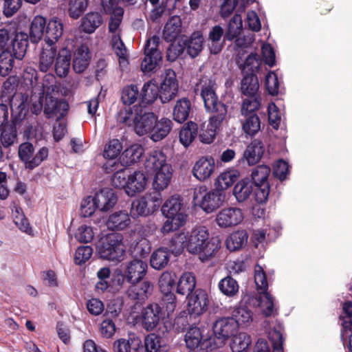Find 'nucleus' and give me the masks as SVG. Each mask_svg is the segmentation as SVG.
<instances>
[{
  "instance_id": "412c9836",
  "label": "nucleus",
  "mask_w": 352,
  "mask_h": 352,
  "mask_svg": "<svg viewBox=\"0 0 352 352\" xmlns=\"http://www.w3.org/2000/svg\"><path fill=\"white\" fill-rule=\"evenodd\" d=\"M69 104L64 99L58 100L52 96L47 95L44 105V113L48 118L57 116L63 118L67 113Z\"/></svg>"
},
{
  "instance_id": "473e14b6",
  "label": "nucleus",
  "mask_w": 352,
  "mask_h": 352,
  "mask_svg": "<svg viewBox=\"0 0 352 352\" xmlns=\"http://www.w3.org/2000/svg\"><path fill=\"white\" fill-rule=\"evenodd\" d=\"M126 194L130 196H134L137 192L143 191L147 183V177L141 171H135L133 174L130 175L128 178Z\"/></svg>"
},
{
  "instance_id": "f3484780",
  "label": "nucleus",
  "mask_w": 352,
  "mask_h": 352,
  "mask_svg": "<svg viewBox=\"0 0 352 352\" xmlns=\"http://www.w3.org/2000/svg\"><path fill=\"white\" fill-rule=\"evenodd\" d=\"M162 82L160 84V99L162 103H166L173 100L178 91L176 75L173 70L167 69L162 75Z\"/></svg>"
},
{
  "instance_id": "5fc2aeb1",
  "label": "nucleus",
  "mask_w": 352,
  "mask_h": 352,
  "mask_svg": "<svg viewBox=\"0 0 352 352\" xmlns=\"http://www.w3.org/2000/svg\"><path fill=\"white\" fill-rule=\"evenodd\" d=\"M262 63V60L257 53H251L245 58V62L241 65L243 74L254 73L256 74L258 72Z\"/></svg>"
},
{
  "instance_id": "cd10ccee",
  "label": "nucleus",
  "mask_w": 352,
  "mask_h": 352,
  "mask_svg": "<svg viewBox=\"0 0 352 352\" xmlns=\"http://www.w3.org/2000/svg\"><path fill=\"white\" fill-rule=\"evenodd\" d=\"M91 60L88 46L82 44L75 51L73 58V69L75 72L80 74L89 66Z\"/></svg>"
},
{
  "instance_id": "f704fd0d",
  "label": "nucleus",
  "mask_w": 352,
  "mask_h": 352,
  "mask_svg": "<svg viewBox=\"0 0 352 352\" xmlns=\"http://www.w3.org/2000/svg\"><path fill=\"white\" fill-rule=\"evenodd\" d=\"M19 86V80L15 76H10L3 82L1 97L4 101L9 102L12 100H17L21 96H24L22 94H17V87Z\"/></svg>"
},
{
  "instance_id": "5701e85b",
  "label": "nucleus",
  "mask_w": 352,
  "mask_h": 352,
  "mask_svg": "<svg viewBox=\"0 0 352 352\" xmlns=\"http://www.w3.org/2000/svg\"><path fill=\"white\" fill-rule=\"evenodd\" d=\"M182 37L185 43L187 54L192 58L198 56L204 49V45L206 44L202 31H194L189 37L185 35Z\"/></svg>"
},
{
  "instance_id": "a19ab883",
  "label": "nucleus",
  "mask_w": 352,
  "mask_h": 352,
  "mask_svg": "<svg viewBox=\"0 0 352 352\" xmlns=\"http://www.w3.org/2000/svg\"><path fill=\"white\" fill-rule=\"evenodd\" d=\"M155 174L153 187L157 192H160L166 188L171 180L173 175V168L171 166H165L162 170H158Z\"/></svg>"
},
{
  "instance_id": "c9c22d12",
  "label": "nucleus",
  "mask_w": 352,
  "mask_h": 352,
  "mask_svg": "<svg viewBox=\"0 0 352 352\" xmlns=\"http://www.w3.org/2000/svg\"><path fill=\"white\" fill-rule=\"evenodd\" d=\"M131 223L129 214L126 211H118L109 216L106 225L111 230H123Z\"/></svg>"
},
{
  "instance_id": "4c0bfd02",
  "label": "nucleus",
  "mask_w": 352,
  "mask_h": 352,
  "mask_svg": "<svg viewBox=\"0 0 352 352\" xmlns=\"http://www.w3.org/2000/svg\"><path fill=\"white\" fill-rule=\"evenodd\" d=\"M157 98H160V89L157 84L152 81L147 82L141 89L139 105L145 107L146 104H151Z\"/></svg>"
},
{
  "instance_id": "de8ad7c7",
  "label": "nucleus",
  "mask_w": 352,
  "mask_h": 352,
  "mask_svg": "<svg viewBox=\"0 0 352 352\" xmlns=\"http://www.w3.org/2000/svg\"><path fill=\"white\" fill-rule=\"evenodd\" d=\"M199 127L197 123L190 121L186 122L179 132V141L185 147L188 146L198 135Z\"/></svg>"
},
{
  "instance_id": "b1692460",
  "label": "nucleus",
  "mask_w": 352,
  "mask_h": 352,
  "mask_svg": "<svg viewBox=\"0 0 352 352\" xmlns=\"http://www.w3.org/2000/svg\"><path fill=\"white\" fill-rule=\"evenodd\" d=\"M97 203L98 210L107 212L114 207L118 201V197L115 191L110 188L100 189L94 195Z\"/></svg>"
},
{
  "instance_id": "79ce46f5",
  "label": "nucleus",
  "mask_w": 352,
  "mask_h": 352,
  "mask_svg": "<svg viewBox=\"0 0 352 352\" xmlns=\"http://www.w3.org/2000/svg\"><path fill=\"white\" fill-rule=\"evenodd\" d=\"M253 191L254 192V184L250 178L245 177L236 184L233 195L239 202H243L250 197Z\"/></svg>"
},
{
  "instance_id": "f03ea898",
  "label": "nucleus",
  "mask_w": 352,
  "mask_h": 352,
  "mask_svg": "<svg viewBox=\"0 0 352 352\" xmlns=\"http://www.w3.org/2000/svg\"><path fill=\"white\" fill-rule=\"evenodd\" d=\"M208 230L204 226L193 229L188 236L186 248L193 254H197L203 262L216 256L221 248V240L218 236L210 237Z\"/></svg>"
},
{
  "instance_id": "393cba45",
  "label": "nucleus",
  "mask_w": 352,
  "mask_h": 352,
  "mask_svg": "<svg viewBox=\"0 0 352 352\" xmlns=\"http://www.w3.org/2000/svg\"><path fill=\"white\" fill-rule=\"evenodd\" d=\"M215 168L214 160L212 157H202L194 165L193 175L204 182L210 178Z\"/></svg>"
},
{
  "instance_id": "aec40b11",
  "label": "nucleus",
  "mask_w": 352,
  "mask_h": 352,
  "mask_svg": "<svg viewBox=\"0 0 352 352\" xmlns=\"http://www.w3.org/2000/svg\"><path fill=\"white\" fill-rule=\"evenodd\" d=\"M243 219L242 210L236 207L222 209L217 215L216 221L221 228H228L239 224Z\"/></svg>"
},
{
  "instance_id": "20e7f679",
  "label": "nucleus",
  "mask_w": 352,
  "mask_h": 352,
  "mask_svg": "<svg viewBox=\"0 0 352 352\" xmlns=\"http://www.w3.org/2000/svg\"><path fill=\"white\" fill-rule=\"evenodd\" d=\"M28 47V35L18 32L17 29L10 25L0 28V52L12 50L16 59L22 60Z\"/></svg>"
},
{
  "instance_id": "603ef678",
  "label": "nucleus",
  "mask_w": 352,
  "mask_h": 352,
  "mask_svg": "<svg viewBox=\"0 0 352 352\" xmlns=\"http://www.w3.org/2000/svg\"><path fill=\"white\" fill-rule=\"evenodd\" d=\"M254 0H225L221 6V16L225 19L231 15L234 10L243 12L245 10V3Z\"/></svg>"
},
{
  "instance_id": "1a4fd4ad",
  "label": "nucleus",
  "mask_w": 352,
  "mask_h": 352,
  "mask_svg": "<svg viewBox=\"0 0 352 352\" xmlns=\"http://www.w3.org/2000/svg\"><path fill=\"white\" fill-rule=\"evenodd\" d=\"M271 173L270 166L258 165L255 167L251 173V182L254 186L255 200L258 204L267 201L270 191L268 177Z\"/></svg>"
},
{
  "instance_id": "774afa93",
  "label": "nucleus",
  "mask_w": 352,
  "mask_h": 352,
  "mask_svg": "<svg viewBox=\"0 0 352 352\" xmlns=\"http://www.w3.org/2000/svg\"><path fill=\"white\" fill-rule=\"evenodd\" d=\"M89 0H69L68 14L74 19H78L86 10Z\"/></svg>"
},
{
  "instance_id": "2f4dec72",
  "label": "nucleus",
  "mask_w": 352,
  "mask_h": 352,
  "mask_svg": "<svg viewBox=\"0 0 352 352\" xmlns=\"http://www.w3.org/2000/svg\"><path fill=\"white\" fill-rule=\"evenodd\" d=\"M144 153V147L139 144H133L126 148L120 156L122 166H129L139 162Z\"/></svg>"
},
{
  "instance_id": "3c124183",
  "label": "nucleus",
  "mask_w": 352,
  "mask_h": 352,
  "mask_svg": "<svg viewBox=\"0 0 352 352\" xmlns=\"http://www.w3.org/2000/svg\"><path fill=\"white\" fill-rule=\"evenodd\" d=\"M242 29V17L240 14L236 13L229 21L225 38L227 41H232L241 34Z\"/></svg>"
},
{
  "instance_id": "4d7b16f0",
  "label": "nucleus",
  "mask_w": 352,
  "mask_h": 352,
  "mask_svg": "<svg viewBox=\"0 0 352 352\" xmlns=\"http://www.w3.org/2000/svg\"><path fill=\"white\" fill-rule=\"evenodd\" d=\"M250 336L246 333H239L232 336L230 348L232 352H244L251 344Z\"/></svg>"
},
{
  "instance_id": "13d9d810",
  "label": "nucleus",
  "mask_w": 352,
  "mask_h": 352,
  "mask_svg": "<svg viewBox=\"0 0 352 352\" xmlns=\"http://www.w3.org/2000/svg\"><path fill=\"white\" fill-rule=\"evenodd\" d=\"M203 333L201 329L195 326H191L188 329L185 335V342L187 348L194 350L199 347L200 341H201Z\"/></svg>"
},
{
  "instance_id": "6ab92c4d",
  "label": "nucleus",
  "mask_w": 352,
  "mask_h": 352,
  "mask_svg": "<svg viewBox=\"0 0 352 352\" xmlns=\"http://www.w3.org/2000/svg\"><path fill=\"white\" fill-rule=\"evenodd\" d=\"M225 33L223 28L219 25H215L210 30L205 41L211 54H219L223 50L227 40Z\"/></svg>"
},
{
  "instance_id": "f257e3e1",
  "label": "nucleus",
  "mask_w": 352,
  "mask_h": 352,
  "mask_svg": "<svg viewBox=\"0 0 352 352\" xmlns=\"http://www.w3.org/2000/svg\"><path fill=\"white\" fill-rule=\"evenodd\" d=\"M218 85L215 78L201 76L193 87V92L200 96L209 120L215 124H223L226 120L228 107L222 101L217 93Z\"/></svg>"
},
{
  "instance_id": "4468645a",
  "label": "nucleus",
  "mask_w": 352,
  "mask_h": 352,
  "mask_svg": "<svg viewBox=\"0 0 352 352\" xmlns=\"http://www.w3.org/2000/svg\"><path fill=\"white\" fill-rule=\"evenodd\" d=\"M160 204L161 200L157 197H142L133 201L130 213L133 219L146 217L157 210Z\"/></svg>"
},
{
  "instance_id": "680f3d73",
  "label": "nucleus",
  "mask_w": 352,
  "mask_h": 352,
  "mask_svg": "<svg viewBox=\"0 0 352 352\" xmlns=\"http://www.w3.org/2000/svg\"><path fill=\"white\" fill-rule=\"evenodd\" d=\"M140 93L136 85H130L124 87L122 91L121 100L124 104L129 107L140 100Z\"/></svg>"
},
{
  "instance_id": "49530a36",
  "label": "nucleus",
  "mask_w": 352,
  "mask_h": 352,
  "mask_svg": "<svg viewBox=\"0 0 352 352\" xmlns=\"http://www.w3.org/2000/svg\"><path fill=\"white\" fill-rule=\"evenodd\" d=\"M259 89V82L256 74H243V78L241 82V93L248 96H253L258 94Z\"/></svg>"
},
{
  "instance_id": "0eeeda50",
  "label": "nucleus",
  "mask_w": 352,
  "mask_h": 352,
  "mask_svg": "<svg viewBox=\"0 0 352 352\" xmlns=\"http://www.w3.org/2000/svg\"><path fill=\"white\" fill-rule=\"evenodd\" d=\"M177 275L173 271H165L160 276L158 285L162 294L161 303L166 311L167 316L172 314L177 306V298L173 292L176 284Z\"/></svg>"
},
{
  "instance_id": "c756f323",
  "label": "nucleus",
  "mask_w": 352,
  "mask_h": 352,
  "mask_svg": "<svg viewBox=\"0 0 352 352\" xmlns=\"http://www.w3.org/2000/svg\"><path fill=\"white\" fill-rule=\"evenodd\" d=\"M165 166H171L166 163V156L161 151H153L146 157L144 162V167L146 172L153 174L160 170Z\"/></svg>"
},
{
  "instance_id": "2eb2a0df",
  "label": "nucleus",
  "mask_w": 352,
  "mask_h": 352,
  "mask_svg": "<svg viewBox=\"0 0 352 352\" xmlns=\"http://www.w3.org/2000/svg\"><path fill=\"white\" fill-rule=\"evenodd\" d=\"M186 298L188 311L190 315L200 316L208 309L210 299L206 290L197 288Z\"/></svg>"
},
{
  "instance_id": "ea45409f",
  "label": "nucleus",
  "mask_w": 352,
  "mask_h": 352,
  "mask_svg": "<svg viewBox=\"0 0 352 352\" xmlns=\"http://www.w3.org/2000/svg\"><path fill=\"white\" fill-rule=\"evenodd\" d=\"M170 258V251L167 248H159L151 254L150 265L155 270H162L168 265Z\"/></svg>"
},
{
  "instance_id": "6e6d98bb",
  "label": "nucleus",
  "mask_w": 352,
  "mask_h": 352,
  "mask_svg": "<svg viewBox=\"0 0 352 352\" xmlns=\"http://www.w3.org/2000/svg\"><path fill=\"white\" fill-rule=\"evenodd\" d=\"M50 47V49H43L40 55L38 68L43 72H47L52 67L56 56V49Z\"/></svg>"
},
{
  "instance_id": "f8f14e48",
  "label": "nucleus",
  "mask_w": 352,
  "mask_h": 352,
  "mask_svg": "<svg viewBox=\"0 0 352 352\" xmlns=\"http://www.w3.org/2000/svg\"><path fill=\"white\" fill-rule=\"evenodd\" d=\"M163 215L168 219H174L177 223L184 224L186 221V206L184 199L179 195L168 198L161 208Z\"/></svg>"
},
{
  "instance_id": "a211bd4d",
  "label": "nucleus",
  "mask_w": 352,
  "mask_h": 352,
  "mask_svg": "<svg viewBox=\"0 0 352 352\" xmlns=\"http://www.w3.org/2000/svg\"><path fill=\"white\" fill-rule=\"evenodd\" d=\"M239 327L236 320L231 317L221 318L213 325V333L217 340L223 344L230 338L237 333Z\"/></svg>"
},
{
  "instance_id": "9d476101",
  "label": "nucleus",
  "mask_w": 352,
  "mask_h": 352,
  "mask_svg": "<svg viewBox=\"0 0 352 352\" xmlns=\"http://www.w3.org/2000/svg\"><path fill=\"white\" fill-rule=\"evenodd\" d=\"M123 269L117 276V284L123 287L125 283L143 280L146 275L148 264L142 259L133 258L123 264Z\"/></svg>"
},
{
  "instance_id": "8fccbe9b",
  "label": "nucleus",
  "mask_w": 352,
  "mask_h": 352,
  "mask_svg": "<svg viewBox=\"0 0 352 352\" xmlns=\"http://www.w3.org/2000/svg\"><path fill=\"white\" fill-rule=\"evenodd\" d=\"M102 23V17L98 12L87 13L82 19L81 24L84 32L91 34Z\"/></svg>"
},
{
  "instance_id": "bb28decb",
  "label": "nucleus",
  "mask_w": 352,
  "mask_h": 352,
  "mask_svg": "<svg viewBox=\"0 0 352 352\" xmlns=\"http://www.w3.org/2000/svg\"><path fill=\"white\" fill-rule=\"evenodd\" d=\"M63 23L60 19L54 17L47 23L45 41L49 46H53L62 37Z\"/></svg>"
},
{
  "instance_id": "7ed1b4c3",
  "label": "nucleus",
  "mask_w": 352,
  "mask_h": 352,
  "mask_svg": "<svg viewBox=\"0 0 352 352\" xmlns=\"http://www.w3.org/2000/svg\"><path fill=\"white\" fill-rule=\"evenodd\" d=\"M118 119L122 124L133 125L135 132L139 135H143L150 133L157 117L153 112L148 111L146 107L134 105L121 110Z\"/></svg>"
},
{
  "instance_id": "9b49d317",
  "label": "nucleus",
  "mask_w": 352,
  "mask_h": 352,
  "mask_svg": "<svg viewBox=\"0 0 352 352\" xmlns=\"http://www.w3.org/2000/svg\"><path fill=\"white\" fill-rule=\"evenodd\" d=\"M18 154L19 159L24 162L25 168L33 170L48 157L49 149L43 146L34 154L33 144L25 142L19 145Z\"/></svg>"
},
{
  "instance_id": "c85d7f7f",
  "label": "nucleus",
  "mask_w": 352,
  "mask_h": 352,
  "mask_svg": "<svg viewBox=\"0 0 352 352\" xmlns=\"http://www.w3.org/2000/svg\"><path fill=\"white\" fill-rule=\"evenodd\" d=\"M72 52L67 48H62L57 55L55 62V72L60 78L66 77L70 70Z\"/></svg>"
},
{
  "instance_id": "864d4df0",
  "label": "nucleus",
  "mask_w": 352,
  "mask_h": 352,
  "mask_svg": "<svg viewBox=\"0 0 352 352\" xmlns=\"http://www.w3.org/2000/svg\"><path fill=\"white\" fill-rule=\"evenodd\" d=\"M14 52L3 50L0 52V76L6 77L12 72L14 64Z\"/></svg>"
},
{
  "instance_id": "c03bdc74",
  "label": "nucleus",
  "mask_w": 352,
  "mask_h": 352,
  "mask_svg": "<svg viewBox=\"0 0 352 352\" xmlns=\"http://www.w3.org/2000/svg\"><path fill=\"white\" fill-rule=\"evenodd\" d=\"M190 111V100L188 98H182L176 102L174 107L173 119L179 123H183L188 118Z\"/></svg>"
},
{
  "instance_id": "dca6fc26",
  "label": "nucleus",
  "mask_w": 352,
  "mask_h": 352,
  "mask_svg": "<svg viewBox=\"0 0 352 352\" xmlns=\"http://www.w3.org/2000/svg\"><path fill=\"white\" fill-rule=\"evenodd\" d=\"M165 309L157 303L147 305L142 311L141 324L147 331H153L160 323L161 319L164 318Z\"/></svg>"
},
{
  "instance_id": "4be33fe9",
  "label": "nucleus",
  "mask_w": 352,
  "mask_h": 352,
  "mask_svg": "<svg viewBox=\"0 0 352 352\" xmlns=\"http://www.w3.org/2000/svg\"><path fill=\"white\" fill-rule=\"evenodd\" d=\"M264 153L265 147L262 141L254 139L246 147L241 160L246 162L248 166H254L261 161Z\"/></svg>"
},
{
  "instance_id": "e2e57ef3",
  "label": "nucleus",
  "mask_w": 352,
  "mask_h": 352,
  "mask_svg": "<svg viewBox=\"0 0 352 352\" xmlns=\"http://www.w3.org/2000/svg\"><path fill=\"white\" fill-rule=\"evenodd\" d=\"M218 287L222 294L227 296H233L239 292V285L236 280L230 276L222 278Z\"/></svg>"
},
{
  "instance_id": "6e6552de",
  "label": "nucleus",
  "mask_w": 352,
  "mask_h": 352,
  "mask_svg": "<svg viewBox=\"0 0 352 352\" xmlns=\"http://www.w3.org/2000/svg\"><path fill=\"white\" fill-rule=\"evenodd\" d=\"M160 38L154 35L148 38L144 47V55L140 67L144 74L154 73L160 68L162 62V54L159 50Z\"/></svg>"
},
{
  "instance_id": "423d86ee",
  "label": "nucleus",
  "mask_w": 352,
  "mask_h": 352,
  "mask_svg": "<svg viewBox=\"0 0 352 352\" xmlns=\"http://www.w3.org/2000/svg\"><path fill=\"white\" fill-rule=\"evenodd\" d=\"M225 200V193L219 189L207 191L206 186H201L194 190L193 201L206 213L218 209Z\"/></svg>"
},
{
  "instance_id": "a878e982",
  "label": "nucleus",
  "mask_w": 352,
  "mask_h": 352,
  "mask_svg": "<svg viewBox=\"0 0 352 352\" xmlns=\"http://www.w3.org/2000/svg\"><path fill=\"white\" fill-rule=\"evenodd\" d=\"M11 108L12 124L17 126L25 119L28 111L29 105L27 102V98L24 96H21V98L14 100H12L10 102Z\"/></svg>"
},
{
  "instance_id": "bf43d9fd",
  "label": "nucleus",
  "mask_w": 352,
  "mask_h": 352,
  "mask_svg": "<svg viewBox=\"0 0 352 352\" xmlns=\"http://www.w3.org/2000/svg\"><path fill=\"white\" fill-rule=\"evenodd\" d=\"M144 348L146 352H167L168 346L162 344L161 338L154 333L145 337Z\"/></svg>"
},
{
  "instance_id": "052dcab7",
  "label": "nucleus",
  "mask_w": 352,
  "mask_h": 352,
  "mask_svg": "<svg viewBox=\"0 0 352 352\" xmlns=\"http://www.w3.org/2000/svg\"><path fill=\"white\" fill-rule=\"evenodd\" d=\"M1 131L0 140L2 145L5 148H9L17 142L18 137L16 126L13 125L3 126Z\"/></svg>"
},
{
  "instance_id": "a18cd8bd",
  "label": "nucleus",
  "mask_w": 352,
  "mask_h": 352,
  "mask_svg": "<svg viewBox=\"0 0 352 352\" xmlns=\"http://www.w3.org/2000/svg\"><path fill=\"white\" fill-rule=\"evenodd\" d=\"M141 340L138 337L131 338L129 340L119 339L113 343L114 352H131V350L138 351L143 349Z\"/></svg>"
},
{
  "instance_id": "0e129e2a",
  "label": "nucleus",
  "mask_w": 352,
  "mask_h": 352,
  "mask_svg": "<svg viewBox=\"0 0 352 352\" xmlns=\"http://www.w3.org/2000/svg\"><path fill=\"white\" fill-rule=\"evenodd\" d=\"M261 98L259 95L256 94L253 96H248L245 98L242 103L241 113L243 116H248L256 113L261 107Z\"/></svg>"
},
{
  "instance_id": "39448f33",
  "label": "nucleus",
  "mask_w": 352,
  "mask_h": 352,
  "mask_svg": "<svg viewBox=\"0 0 352 352\" xmlns=\"http://www.w3.org/2000/svg\"><path fill=\"white\" fill-rule=\"evenodd\" d=\"M122 234L112 232L101 236L96 243L99 257L110 261H120L125 252Z\"/></svg>"
},
{
  "instance_id": "e433bc0d",
  "label": "nucleus",
  "mask_w": 352,
  "mask_h": 352,
  "mask_svg": "<svg viewBox=\"0 0 352 352\" xmlns=\"http://www.w3.org/2000/svg\"><path fill=\"white\" fill-rule=\"evenodd\" d=\"M182 32V20L179 16H171L164 25L163 38L167 42L176 40Z\"/></svg>"
},
{
  "instance_id": "37998d69",
  "label": "nucleus",
  "mask_w": 352,
  "mask_h": 352,
  "mask_svg": "<svg viewBox=\"0 0 352 352\" xmlns=\"http://www.w3.org/2000/svg\"><path fill=\"white\" fill-rule=\"evenodd\" d=\"M223 124L212 123L208 120V123H202L199 132V140L205 144H210L214 141L217 134L222 128Z\"/></svg>"
},
{
  "instance_id": "338daca9",
  "label": "nucleus",
  "mask_w": 352,
  "mask_h": 352,
  "mask_svg": "<svg viewBox=\"0 0 352 352\" xmlns=\"http://www.w3.org/2000/svg\"><path fill=\"white\" fill-rule=\"evenodd\" d=\"M237 177V172L228 171L221 173L216 180V188L219 189L223 192L236 181Z\"/></svg>"
},
{
  "instance_id": "72a5a7b5",
  "label": "nucleus",
  "mask_w": 352,
  "mask_h": 352,
  "mask_svg": "<svg viewBox=\"0 0 352 352\" xmlns=\"http://www.w3.org/2000/svg\"><path fill=\"white\" fill-rule=\"evenodd\" d=\"M173 122L168 118H162L156 120L150 131L151 139L154 142H159L165 138L173 128Z\"/></svg>"
},
{
  "instance_id": "7c9ffc66",
  "label": "nucleus",
  "mask_w": 352,
  "mask_h": 352,
  "mask_svg": "<svg viewBox=\"0 0 352 352\" xmlns=\"http://www.w3.org/2000/svg\"><path fill=\"white\" fill-rule=\"evenodd\" d=\"M197 278L194 273L190 272H184L179 277L176 286V292L186 298L196 289Z\"/></svg>"
},
{
  "instance_id": "09e8293b",
  "label": "nucleus",
  "mask_w": 352,
  "mask_h": 352,
  "mask_svg": "<svg viewBox=\"0 0 352 352\" xmlns=\"http://www.w3.org/2000/svg\"><path fill=\"white\" fill-rule=\"evenodd\" d=\"M248 234L244 230L232 233L226 239V246L230 251L241 249L247 243Z\"/></svg>"
},
{
  "instance_id": "58836bf2",
  "label": "nucleus",
  "mask_w": 352,
  "mask_h": 352,
  "mask_svg": "<svg viewBox=\"0 0 352 352\" xmlns=\"http://www.w3.org/2000/svg\"><path fill=\"white\" fill-rule=\"evenodd\" d=\"M47 27L46 19L41 15L36 16L30 27V38L31 42L34 43H38L43 36H45V30Z\"/></svg>"
},
{
  "instance_id": "ddd939ff",
  "label": "nucleus",
  "mask_w": 352,
  "mask_h": 352,
  "mask_svg": "<svg viewBox=\"0 0 352 352\" xmlns=\"http://www.w3.org/2000/svg\"><path fill=\"white\" fill-rule=\"evenodd\" d=\"M129 283L131 285L126 290L125 295L134 306L142 305L153 292L154 286L150 280H144Z\"/></svg>"
},
{
  "instance_id": "69168bd1",
  "label": "nucleus",
  "mask_w": 352,
  "mask_h": 352,
  "mask_svg": "<svg viewBox=\"0 0 352 352\" xmlns=\"http://www.w3.org/2000/svg\"><path fill=\"white\" fill-rule=\"evenodd\" d=\"M231 318L236 320L239 327L252 320V312L247 306H239L234 309Z\"/></svg>"
}]
</instances>
